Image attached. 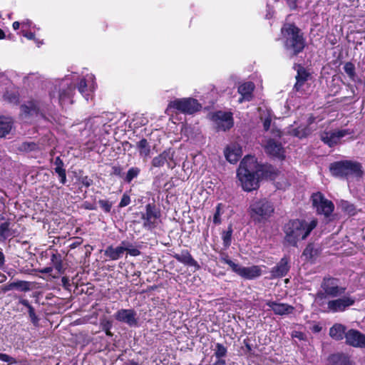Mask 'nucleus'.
Here are the masks:
<instances>
[{
	"label": "nucleus",
	"mask_w": 365,
	"mask_h": 365,
	"mask_svg": "<svg viewBox=\"0 0 365 365\" xmlns=\"http://www.w3.org/2000/svg\"><path fill=\"white\" fill-rule=\"evenodd\" d=\"M317 226V220L307 222L305 220L291 219L282 227L284 234V244L293 247H298V242L306 240Z\"/></svg>",
	"instance_id": "obj_1"
},
{
	"label": "nucleus",
	"mask_w": 365,
	"mask_h": 365,
	"mask_svg": "<svg viewBox=\"0 0 365 365\" xmlns=\"http://www.w3.org/2000/svg\"><path fill=\"white\" fill-rule=\"evenodd\" d=\"M283 46L289 58L302 53L307 46V41L302 31L294 23H285L281 28Z\"/></svg>",
	"instance_id": "obj_2"
},
{
	"label": "nucleus",
	"mask_w": 365,
	"mask_h": 365,
	"mask_svg": "<svg viewBox=\"0 0 365 365\" xmlns=\"http://www.w3.org/2000/svg\"><path fill=\"white\" fill-rule=\"evenodd\" d=\"M257 170V161L255 157L247 155L241 160L237 170V178L244 191L252 192L259 189V175Z\"/></svg>",
	"instance_id": "obj_3"
},
{
	"label": "nucleus",
	"mask_w": 365,
	"mask_h": 365,
	"mask_svg": "<svg viewBox=\"0 0 365 365\" xmlns=\"http://www.w3.org/2000/svg\"><path fill=\"white\" fill-rule=\"evenodd\" d=\"M329 171L332 176L341 179H348L351 176L361 178L364 175L361 163L350 160H344L331 163Z\"/></svg>",
	"instance_id": "obj_4"
},
{
	"label": "nucleus",
	"mask_w": 365,
	"mask_h": 365,
	"mask_svg": "<svg viewBox=\"0 0 365 365\" xmlns=\"http://www.w3.org/2000/svg\"><path fill=\"white\" fill-rule=\"evenodd\" d=\"M274 205L266 197L254 200L250 205L248 212L255 223L267 221L274 212Z\"/></svg>",
	"instance_id": "obj_5"
},
{
	"label": "nucleus",
	"mask_w": 365,
	"mask_h": 365,
	"mask_svg": "<svg viewBox=\"0 0 365 365\" xmlns=\"http://www.w3.org/2000/svg\"><path fill=\"white\" fill-rule=\"evenodd\" d=\"M202 105L193 98H177L169 102L166 111L175 110L181 113L192 115L200 110Z\"/></svg>",
	"instance_id": "obj_6"
},
{
	"label": "nucleus",
	"mask_w": 365,
	"mask_h": 365,
	"mask_svg": "<svg viewBox=\"0 0 365 365\" xmlns=\"http://www.w3.org/2000/svg\"><path fill=\"white\" fill-rule=\"evenodd\" d=\"M210 120L216 125L217 131H227L234 126L233 115L231 112L217 110L210 113Z\"/></svg>",
	"instance_id": "obj_7"
},
{
	"label": "nucleus",
	"mask_w": 365,
	"mask_h": 365,
	"mask_svg": "<svg viewBox=\"0 0 365 365\" xmlns=\"http://www.w3.org/2000/svg\"><path fill=\"white\" fill-rule=\"evenodd\" d=\"M339 284V278L327 275L322 279L321 287L327 296L337 297L343 295L346 290V287L340 286Z\"/></svg>",
	"instance_id": "obj_8"
},
{
	"label": "nucleus",
	"mask_w": 365,
	"mask_h": 365,
	"mask_svg": "<svg viewBox=\"0 0 365 365\" xmlns=\"http://www.w3.org/2000/svg\"><path fill=\"white\" fill-rule=\"evenodd\" d=\"M160 216V211L155 202L147 204L145 205V212L142 214L141 217L143 220V227L148 230L155 229L158 225Z\"/></svg>",
	"instance_id": "obj_9"
},
{
	"label": "nucleus",
	"mask_w": 365,
	"mask_h": 365,
	"mask_svg": "<svg viewBox=\"0 0 365 365\" xmlns=\"http://www.w3.org/2000/svg\"><path fill=\"white\" fill-rule=\"evenodd\" d=\"M312 205L317 209L318 214H322L326 217L331 216L334 210V203L324 197V195L317 192L312 195Z\"/></svg>",
	"instance_id": "obj_10"
},
{
	"label": "nucleus",
	"mask_w": 365,
	"mask_h": 365,
	"mask_svg": "<svg viewBox=\"0 0 365 365\" xmlns=\"http://www.w3.org/2000/svg\"><path fill=\"white\" fill-rule=\"evenodd\" d=\"M355 298L351 296H343L342 297L329 300L327 303L326 312H343L349 307L354 305Z\"/></svg>",
	"instance_id": "obj_11"
},
{
	"label": "nucleus",
	"mask_w": 365,
	"mask_h": 365,
	"mask_svg": "<svg viewBox=\"0 0 365 365\" xmlns=\"http://www.w3.org/2000/svg\"><path fill=\"white\" fill-rule=\"evenodd\" d=\"M349 129L339 130L337 131L324 132L321 135V140L329 148L337 145L340 139L346 135L351 134Z\"/></svg>",
	"instance_id": "obj_12"
},
{
	"label": "nucleus",
	"mask_w": 365,
	"mask_h": 365,
	"mask_svg": "<svg viewBox=\"0 0 365 365\" xmlns=\"http://www.w3.org/2000/svg\"><path fill=\"white\" fill-rule=\"evenodd\" d=\"M234 272L245 279L252 280L260 277L262 274V270L260 266L258 265L242 267L237 264Z\"/></svg>",
	"instance_id": "obj_13"
},
{
	"label": "nucleus",
	"mask_w": 365,
	"mask_h": 365,
	"mask_svg": "<svg viewBox=\"0 0 365 365\" xmlns=\"http://www.w3.org/2000/svg\"><path fill=\"white\" fill-rule=\"evenodd\" d=\"M114 317L117 321L125 323L131 327L138 326L136 312L133 309H119L115 313Z\"/></svg>",
	"instance_id": "obj_14"
},
{
	"label": "nucleus",
	"mask_w": 365,
	"mask_h": 365,
	"mask_svg": "<svg viewBox=\"0 0 365 365\" xmlns=\"http://www.w3.org/2000/svg\"><path fill=\"white\" fill-rule=\"evenodd\" d=\"M346 344L358 348H365V334L354 329H349L345 335Z\"/></svg>",
	"instance_id": "obj_15"
},
{
	"label": "nucleus",
	"mask_w": 365,
	"mask_h": 365,
	"mask_svg": "<svg viewBox=\"0 0 365 365\" xmlns=\"http://www.w3.org/2000/svg\"><path fill=\"white\" fill-rule=\"evenodd\" d=\"M294 69L297 71L295 76L296 82L294 85V90L300 92L303 90L305 83L310 78L311 73L299 63H294Z\"/></svg>",
	"instance_id": "obj_16"
},
{
	"label": "nucleus",
	"mask_w": 365,
	"mask_h": 365,
	"mask_svg": "<svg viewBox=\"0 0 365 365\" xmlns=\"http://www.w3.org/2000/svg\"><path fill=\"white\" fill-rule=\"evenodd\" d=\"M173 157L174 152L171 148L166 149L153 158L151 165L154 168H160L166 164L169 169H173L174 165L170 162L173 160Z\"/></svg>",
	"instance_id": "obj_17"
},
{
	"label": "nucleus",
	"mask_w": 365,
	"mask_h": 365,
	"mask_svg": "<svg viewBox=\"0 0 365 365\" xmlns=\"http://www.w3.org/2000/svg\"><path fill=\"white\" fill-rule=\"evenodd\" d=\"M264 150L266 153L274 158L279 160H284L285 158V151L282 143L273 138H269L267 141V143L264 145Z\"/></svg>",
	"instance_id": "obj_18"
},
{
	"label": "nucleus",
	"mask_w": 365,
	"mask_h": 365,
	"mask_svg": "<svg viewBox=\"0 0 365 365\" xmlns=\"http://www.w3.org/2000/svg\"><path fill=\"white\" fill-rule=\"evenodd\" d=\"M290 269L289 257H283L279 262L270 270L272 279L281 278L287 274Z\"/></svg>",
	"instance_id": "obj_19"
},
{
	"label": "nucleus",
	"mask_w": 365,
	"mask_h": 365,
	"mask_svg": "<svg viewBox=\"0 0 365 365\" xmlns=\"http://www.w3.org/2000/svg\"><path fill=\"white\" fill-rule=\"evenodd\" d=\"M172 256L182 264L188 267H193L195 271L201 268L199 263L193 258L190 251L187 250H182L180 254L175 253L172 255Z\"/></svg>",
	"instance_id": "obj_20"
},
{
	"label": "nucleus",
	"mask_w": 365,
	"mask_h": 365,
	"mask_svg": "<svg viewBox=\"0 0 365 365\" xmlns=\"http://www.w3.org/2000/svg\"><path fill=\"white\" fill-rule=\"evenodd\" d=\"M224 155L226 160L232 163H236L242 157V151L241 147L237 143L227 145L224 150Z\"/></svg>",
	"instance_id": "obj_21"
},
{
	"label": "nucleus",
	"mask_w": 365,
	"mask_h": 365,
	"mask_svg": "<svg viewBox=\"0 0 365 365\" xmlns=\"http://www.w3.org/2000/svg\"><path fill=\"white\" fill-rule=\"evenodd\" d=\"M41 102L38 100L31 99L20 107L21 112L25 116L37 115L40 113Z\"/></svg>",
	"instance_id": "obj_22"
},
{
	"label": "nucleus",
	"mask_w": 365,
	"mask_h": 365,
	"mask_svg": "<svg viewBox=\"0 0 365 365\" xmlns=\"http://www.w3.org/2000/svg\"><path fill=\"white\" fill-rule=\"evenodd\" d=\"M266 305L272 309L276 315H285L292 314L294 307L285 303H278L275 301L269 300L266 302Z\"/></svg>",
	"instance_id": "obj_23"
},
{
	"label": "nucleus",
	"mask_w": 365,
	"mask_h": 365,
	"mask_svg": "<svg viewBox=\"0 0 365 365\" xmlns=\"http://www.w3.org/2000/svg\"><path fill=\"white\" fill-rule=\"evenodd\" d=\"M76 86L73 84L68 85L66 88L59 91L58 102L63 106L65 104H72L73 103V96L75 93Z\"/></svg>",
	"instance_id": "obj_24"
},
{
	"label": "nucleus",
	"mask_w": 365,
	"mask_h": 365,
	"mask_svg": "<svg viewBox=\"0 0 365 365\" xmlns=\"http://www.w3.org/2000/svg\"><path fill=\"white\" fill-rule=\"evenodd\" d=\"M255 88V86L254 83L251 81L245 82L240 85L238 87V92L242 96L240 101L241 102L242 100L250 101L253 98V91Z\"/></svg>",
	"instance_id": "obj_25"
},
{
	"label": "nucleus",
	"mask_w": 365,
	"mask_h": 365,
	"mask_svg": "<svg viewBox=\"0 0 365 365\" xmlns=\"http://www.w3.org/2000/svg\"><path fill=\"white\" fill-rule=\"evenodd\" d=\"M257 174L261 175L262 177L274 179L279 173L278 170L270 164L260 165L257 163Z\"/></svg>",
	"instance_id": "obj_26"
},
{
	"label": "nucleus",
	"mask_w": 365,
	"mask_h": 365,
	"mask_svg": "<svg viewBox=\"0 0 365 365\" xmlns=\"http://www.w3.org/2000/svg\"><path fill=\"white\" fill-rule=\"evenodd\" d=\"M227 348L221 343H216L213 356L217 360L213 363V365H226V361L224 358L227 356Z\"/></svg>",
	"instance_id": "obj_27"
},
{
	"label": "nucleus",
	"mask_w": 365,
	"mask_h": 365,
	"mask_svg": "<svg viewBox=\"0 0 365 365\" xmlns=\"http://www.w3.org/2000/svg\"><path fill=\"white\" fill-rule=\"evenodd\" d=\"M125 252L123 245L113 247L112 245L107 247L104 250V256L107 258L106 260H118L123 257Z\"/></svg>",
	"instance_id": "obj_28"
},
{
	"label": "nucleus",
	"mask_w": 365,
	"mask_h": 365,
	"mask_svg": "<svg viewBox=\"0 0 365 365\" xmlns=\"http://www.w3.org/2000/svg\"><path fill=\"white\" fill-rule=\"evenodd\" d=\"M320 247H316L313 242H309L303 250L302 256L305 257L306 260L313 262L320 255Z\"/></svg>",
	"instance_id": "obj_29"
},
{
	"label": "nucleus",
	"mask_w": 365,
	"mask_h": 365,
	"mask_svg": "<svg viewBox=\"0 0 365 365\" xmlns=\"http://www.w3.org/2000/svg\"><path fill=\"white\" fill-rule=\"evenodd\" d=\"M346 331V326L336 323L329 329V336L334 340L340 341L345 338Z\"/></svg>",
	"instance_id": "obj_30"
},
{
	"label": "nucleus",
	"mask_w": 365,
	"mask_h": 365,
	"mask_svg": "<svg viewBox=\"0 0 365 365\" xmlns=\"http://www.w3.org/2000/svg\"><path fill=\"white\" fill-rule=\"evenodd\" d=\"M330 365H351L349 357L343 353L332 354L329 356Z\"/></svg>",
	"instance_id": "obj_31"
},
{
	"label": "nucleus",
	"mask_w": 365,
	"mask_h": 365,
	"mask_svg": "<svg viewBox=\"0 0 365 365\" xmlns=\"http://www.w3.org/2000/svg\"><path fill=\"white\" fill-rule=\"evenodd\" d=\"M19 304H22L23 306L27 308L31 322L34 327H38L40 319L36 314L35 309L29 303V300L21 298L19 299Z\"/></svg>",
	"instance_id": "obj_32"
},
{
	"label": "nucleus",
	"mask_w": 365,
	"mask_h": 365,
	"mask_svg": "<svg viewBox=\"0 0 365 365\" xmlns=\"http://www.w3.org/2000/svg\"><path fill=\"white\" fill-rule=\"evenodd\" d=\"M13 289H16L22 292H28L31 289V283L29 282L22 280L13 282L9 283L8 285L3 287L2 291L4 292H6Z\"/></svg>",
	"instance_id": "obj_33"
},
{
	"label": "nucleus",
	"mask_w": 365,
	"mask_h": 365,
	"mask_svg": "<svg viewBox=\"0 0 365 365\" xmlns=\"http://www.w3.org/2000/svg\"><path fill=\"white\" fill-rule=\"evenodd\" d=\"M51 263L55 269L57 271V276H53V278H57L58 275L62 274L65 272V269L63 266V260L61 255L59 254L57 251L53 252L51 256Z\"/></svg>",
	"instance_id": "obj_34"
},
{
	"label": "nucleus",
	"mask_w": 365,
	"mask_h": 365,
	"mask_svg": "<svg viewBox=\"0 0 365 365\" xmlns=\"http://www.w3.org/2000/svg\"><path fill=\"white\" fill-rule=\"evenodd\" d=\"M136 148L138 150L139 155L144 160L150 157L151 149L147 139L142 138L136 143Z\"/></svg>",
	"instance_id": "obj_35"
},
{
	"label": "nucleus",
	"mask_w": 365,
	"mask_h": 365,
	"mask_svg": "<svg viewBox=\"0 0 365 365\" xmlns=\"http://www.w3.org/2000/svg\"><path fill=\"white\" fill-rule=\"evenodd\" d=\"M13 120L11 118L0 116V138L9 134L12 128Z\"/></svg>",
	"instance_id": "obj_36"
},
{
	"label": "nucleus",
	"mask_w": 365,
	"mask_h": 365,
	"mask_svg": "<svg viewBox=\"0 0 365 365\" xmlns=\"http://www.w3.org/2000/svg\"><path fill=\"white\" fill-rule=\"evenodd\" d=\"M232 232L233 229L232 225H229L227 229L222 232V244L226 249L231 245Z\"/></svg>",
	"instance_id": "obj_37"
},
{
	"label": "nucleus",
	"mask_w": 365,
	"mask_h": 365,
	"mask_svg": "<svg viewBox=\"0 0 365 365\" xmlns=\"http://www.w3.org/2000/svg\"><path fill=\"white\" fill-rule=\"evenodd\" d=\"M140 173V169L138 167H131L128 169L126 174H124L123 180L125 182L130 184L133 179L138 177Z\"/></svg>",
	"instance_id": "obj_38"
},
{
	"label": "nucleus",
	"mask_w": 365,
	"mask_h": 365,
	"mask_svg": "<svg viewBox=\"0 0 365 365\" xmlns=\"http://www.w3.org/2000/svg\"><path fill=\"white\" fill-rule=\"evenodd\" d=\"M293 135L299 138L307 137L310 133L311 129L308 125L299 126L293 130Z\"/></svg>",
	"instance_id": "obj_39"
},
{
	"label": "nucleus",
	"mask_w": 365,
	"mask_h": 365,
	"mask_svg": "<svg viewBox=\"0 0 365 365\" xmlns=\"http://www.w3.org/2000/svg\"><path fill=\"white\" fill-rule=\"evenodd\" d=\"M3 97L5 101L13 104H18L19 102V94L15 91H6Z\"/></svg>",
	"instance_id": "obj_40"
},
{
	"label": "nucleus",
	"mask_w": 365,
	"mask_h": 365,
	"mask_svg": "<svg viewBox=\"0 0 365 365\" xmlns=\"http://www.w3.org/2000/svg\"><path fill=\"white\" fill-rule=\"evenodd\" d=\"M121 245H123L125 252L126 251L130 256L137 257L140 255V251L138 248L133 247L129 242L122 241Z\"/></svg>",
	"instance_id": "obj_41"
},
{
	"label": "nucleus",
	"mask_w": 365,
	"mask_h": 365,
	"mask_svg": "<svg viewBox=\"0 0 365 365\" xmlns=\"http://www.w3.org/2000/svg\"><path fill=\"white\" fill-rule=\"evenodd\" d=\"M9 227L10 222L9 220L0 225V236L4 239H7L8 237L12 236V233Z\"/></svg>",
	"instance_id": "obj_42"
},
{
	"label": "nucleus",
	"mask_w": 365,
	"mask_h": 365,
	"mask_svg": "<svg viewBox=\"0 0 365 365\" xmlns=\"http://www.w3.org/2000/svg\"><path fill=\"white\" fill-rule=\"evenodd\" d=\"M223 207L222 203H218L215 207V212L213 215V223L215 225H219L222 223L221 215L223 212Z\"/></svg>",
	"instance_id": "obj_43"
},
{
	"label": "nucleus",
	"mask_w": 365,
	"mask_h": 365,
	"mask_svg": "<svg viewBox=\"0 0 365 365\" xmlns=\"http://www.w3.org/2000/svg\"><path fill=\"white\" fill-rule=\"evenodd\" d=\"M344 70L351 80H354L356 77V68L352 62H346L344 66Z\"/></svg>",
	"instance_id": "obj_44"
},
{
	"label": "nucleus",
	"mask_w": 365,
	"mask_h": 365,
	"mask_svg": "<svg viewBox=\"0 0 365 365\" xmlns=\"http://www.w3.org/2000/svg\"><path fill=\"white\" fill-rule=\"evenodd\" d=\"M220 261L224 264L229 265L233 272L235 271L237 265V264L235 263L230 259L227 253L224 252H221L220 253Z\"/></svg>",
	"instance_id": "obj_45"
},
{
	"label": "nucleus",
	"mask_w": 365,
	"mask_h": 365,
	"mask_svg": "<svg viewBox=\"0 0 365 365\" xmlns=\"http://www.w3.org/2000/svg\"><path fill=\"white\" fill-rule=\"evenodd\" d=\"M55 173L59 178V181L62 185H65L66 182V171L64 168L55 167Z\"/></svg>",
	"instance_id": "obj_46"
},
{
	"label": "nucleus",
	"mask_w": 365,
	"mask_h": 365,
	"mask_svg": "<svg viewBox=\"0 0 365 365\" xmlns=\"http://www.w3.org/2000/svg\"><path fill=\"white\" fill-rule=\"evenodd\" d=\"M98 203L100 207L106 213H109L111 211L113 203L108 200H102L100 199L98 201Z\"/></svg>",
	"instance_id": "obj_47"
},
{
	"label": "nucleus",
	"mask_w": 365,
	"mask_h": 365,
	"mask_svg": "<svg viewBox=\"0 0 365 365\" xmlns=\"http://www.w3.org/2000/svg\"><path fill=\"white\" fill-rule=\"evenodd\" d=\"M243 344L245 346V354H249L250 356L254 355L253 346L250 343V339H245L243 340Z\"/></svg>",
	"instance_id": "obj_48"
},
{
	"label": "nucleus",
	"mask_w": 365,
	"mask_h": 365,
	"mask_svg": "<svg viewBox=\"0 0 365 365\" xmlns=\"http://www.w3.org/2000/svg\"><path fill=\"white\" fill-rule=\"evenodd\" d=\"M111 175H115L123 179L124 173L123 168L120 165H113L112 167V172L110 173Z\"/></svg>",
	"instance_id": "obj_49"
},
{
	"label": "nucleus",
	"mask_w": 365,
	"mask_h": 365,
	"mask_svg": "<svg viewBox=\"0 0 365 365\" xmlns=\"http://www.w3.org/2000/svg\"><path fill=\"white\" fill-rule=\"evenodd\" d=\"M341 207L342 210L348 214L351 215L355 214V207L353 204L348 202H342Z\"/></svg>",
	"instance_id": "obj_50"
},
{
	"label": "nucleus",
	"mask_w": 365,
	"mask_h": 365,
	"mask_svg": "<svg viewBox=\"0 0 365 365\" xmlns=\"http://www.w3.org/2000/svg\"><path fill=\"white\" fill-rule=\"evenodd\" d=\"M0 360L6 362L8 364H17V360L15 358L4 353H0Z\"/></svg>",
	"instance_id": "obj_51"
},
{
	"label": "nucleus",
	"mask_w": 365,
	"mask_h": 365,
	"mask_svg": "<svg viewBox=\"0 0 365 365\" xmlns=\"http://www.w3.org/2000/svg\"><path fill=\"white\" fill-rule=\"evenodd\" d=\"M130 203V197L127 192H125V193H123V195L121 197L120 202H119V205H118V207H120V208L124 207L125 206H128Z\"/></svg>",
	"instance_id": "obj_52"
},
{
	"label": "nucleus",
	"mask_w": 365,
	"mask_h": 365,
	"mask_svg": "<svg viewBox=\"0 0 365 365\" xmlns=\"http://www.w3.org/2000/svg\"><path fill=\"white\" fill-rule=\"evenodd\" d=\"M87 82L86 80L83 78L80 80V81L78 83L77 88L78 91L82 94L84 95V93L87 91Z\"/></svg>",
	"instance_id": "obj_53"
},
{
	"label": "nucleus",
	"mask_w": 365,
	"mask_h": 365,
	"mask_svg": "<svg viewBox=\"0 0 365 365\" xmlns=\"http://www.w3.org/2000/svg\"><path fill=\"white\" fill-rule=\"evenodd\" d=\"M79 181L83 186H85L87 188L92 185L93 183V180L90 178L88 175L80 177Z\"/></svg>",
	"instance_id": "obj_54"
},
{
	"label": "nucleus",
	"mask_w": 365,
	"mask_h": 365,
	"mask_svg": "<svg viewBox=\"0 0 365 365\" xmlns=\"http://www.w3.org/2000/svg\"><path fill=\"white\" fill-rule=\"evenodd\" d=\"M103 330L105 331L106 334L108 336H113V333L110 331V329L112 327V324L110 321H106L103 324H102Z\"/></svg>",
	"instance_id": "obj_55"
},
{
	"label": "nucleus",
	"mask_w": 365,
	"mask_h": 365,
	"mask_svg": "<svg viewBox=\"0 0 365 365\" xmlns=\"http://www.w3.org/2000/svg\"><path fill=\"white\" fill-rule=\"evenodd\" d=\"M286 3L290 10H295L297 8V0H286Z\"/></svg>",
	"instance_id": "obj_56"
},
{
	"label": "nucleus",
	"mask_w": 365,
	"mask_h": 365,
	"mask_svg": "<svg viewBox=\"0 0 365 365\" xmlns=\"http://www.w3.org/2000/svg\"><path fill=\"white\" fill-rule=\"evenodd\" d=\"M61 282H62V286L66 289H68L69 287H71L70 280H69L68 277L66 276H63L61 278Z\"/></svg>",
	"instance_id": "obj_57"
},
{
	"label": "nucleus",
	"mask_w": 365,
	"mask_h": 365,
	"mask_svg": "<svg viewBox=\"0 0 365 365\" xmlns=\"http://www.w3.org/2000/svg\"><path fill=\"white\" fill-rule=\"evenodd\" d=\"M272 120L270 118L267 117L263 121V128L265 131H268L270 128Z\"/></svg>",
	"instance_id": "obj_58"
},
{
	"label": "nucleus",
	"mask_w": 365,
	"mask_h": 365,
	"mask_svg": "<svg viewBox=\"0 0 365 365\" xmlns=\"http://www.w3.org/2000/svg\"><path fill=\"white\" fill-rule=\"evenodd\" d=\"M21 32L23 34V36L29 40L34 39L35 38V34L31 31H26L22 29Z\"/></svg>",
	"instance_id": "obj_59"
},
{
	"label": "nucleus",
	"mask_w": 365,
	"mask_h": 365,
	"mask_svg": "<svg viewBox=\"0 0 365 365\" xmlns=\"http://www.w3.org/2000/svg\"><path fill=\"white\" fill-rule=\"evenodd\" d=\"M54 164L56 167L64 168L63 161L59 156L55 158Z\"/></svg>",
	"instance_id": "obj_60"
},
{
	"label": "nucleus",
	"mask_w": 365,
	"mask_h": 365,
	"mask_svg": "<svg viewBox=\"0 0 365 365\" xmlns=\"http://www.w3.org/2000/svg\"><path fill=\"white\" fill-rule=\"evenodd\" d=\"M327 296V295L324 291V292H318L317 293V299H318L322 300V299H325Z\"/></svg>",
	"instance_id": "obj_61"
},
{
	"label": "nucleus",
	"mask_w": 365,
	"mask_h": 365,
	"mask_svg": "<svg viewBox=\"0 0 365 365\" xmlns=\"http://www.w3.org/2000/svg\"><path fill=\"white\" fill-rule=\"evenodd\" d=\"M53 271L52 267H44L43 269H41L39 272L43 274H48L51 273Z\"/></svg>",
	"instance_id": "obj_62"
},
{
	"label": "nucleus",
	"mask_w": 365,
	"mask_h": 365,
	"mask_svg": "<svg viewBox=\"0 0 365 365\" xmlns=\"http://www.w3.org/2000/svg\"><path fill=\"white\" fill-rule=\"evenodd\" d=\"M85 208L89 210H94L96 209V207L93 204L89 202H86Z\"/></svg>",
	"instance_id": "obj_63"
},
{
	"label": "nucleus",
	"mask_w": 365,
	"mask_h": 365,
	"mask_svg": "<svg viewBox=\"0 0 365 365\" xmlns=\"http://www.w3.org/2000/svg\"><path fill=\"white\" fill-rule=\"evenodd\" d=\"M126 365H140L138 361L134 359H129L126 362Z\"/></svg>",
	"instance_id": "obj_64"
}]
</instances>
